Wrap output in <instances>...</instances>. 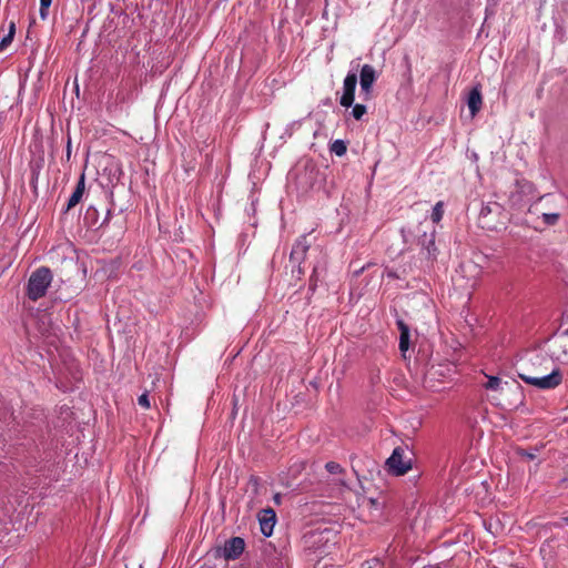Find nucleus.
Listing matches in <instances>:
<instances>
[{"mask_svg": "<svg viewBox=\"0 0 568 568\" xmlns=\"http://www.w3.org/2000/svg\"><path fill=\"white\" fill-rule=\"evenodd\" d=\"M519 377L538 389H554L562 382V373L551 358L540 353H534L523 364Z\"/></svg>", "mask_w": 568, "mask_h": 568, "instance_id": "nucleus-1", "label": "nucleus"}, {"mask_svg": "<svg viewBox=\"0 0 568 568\" xmlns=\"http://www.w3.org/2000/svg\"><path fill=\"white\" fill-rule=\"evenodd\" d=\"M52 273L48 267H39L33 271L27 284V295L30 300L37 301L43 297L51 285Z\"/></svg>", "mask_w": 568, "mask_h": 568, "instance_id": "nucleus-2", "label": "nucleus"}, {"mask_svg": "<svg viewBox=\"0 0 568 568\" xmlns=\"http://www.w3.org/2000/svg\"><path fill=\"white\" fill-rule=\"evenodd\" d=\"M386 467L389 474L403 476L412 469V458L407 456L403 447H395L386 460Z\"/></svg>", "mask_w": 568, "mask_h": 568, "instance_id": "nucleus-3", "label": "nucleus"}, {"mask_svg": "<svg viewBox=\"0 0 568 568\" xmlns=\"http://www.w3.org/2000/svg\"><path fill=\"white\" fill-rule=\"evenodd\" d=\"M376 80L377 73L374 67L371 64H364L359 74L361 93L364 100H369L372 98V89Z\"/></svg>", "mask_w": 568, "mask_h": 568, "instance_id": "nucleus-4", "label": "nucleus"}, {"mask_svg": "<svg viewBox=\"0 0 568 568\" xmlns=\"http://www.w3.org/2000/svg\"><path fill=\"white\" fill-rule=\"evenodd\" d=\"M356 84V72H348L343 82V94L339 100L342 106L349 108L353 105L355 99Z\"/></svg>", "mask_w": 568, "mask_h": 568, "instance_id": "nucleus-5", "label": "nucleus"}, {"mask_svg": "<svg viewBox=\"0 0 568 568\" xmlns=\"http://www.w3.org/2000/svg\"><path fill=\"white\" fill-rule=\"evenodd\" d=\"M308 247L310 243L307 242V236L302 235L300 239H297L292 248L290 261L297 266L298 273L302 272L301 263L304 261Z\"/></svg>", "mask_w": 568, "mask_h": 568, "instance_id": "nucleus-6", "label": "nucleus"}, {"mask_svg": "<svg viewBox=\"0 0 568 568\" xmlns=\"http://www.w3.org/2000/svg\"><path fill=\"white\" fill-rule=\"evenodd\" d=\"M258 521H260L262 534L266 537H270L273 532V528L276 523L275 511L272 508L263 509L258 514Z\"/></svg>", "mask_w": 568, "mask_h": 568, "instance_id": "nucleus-7", "label": "nucleus"}, {"mask_svg": "<svg viewBox=\"0 0 568 568\" xmlns=\"http://www.w3.org/2000/svg\"><path fill=\"white\" fill-rule=\"evenodd\" d=\"M245 547L244 540L240 537L229 539L223 547L225 559H236L241 556Z\"/></svg>", "mask_w": 568, "mask_h": 568, "instance_id": "nucleus-8", "label": "nucleus"}, {"mask_svg": "<svg viewBox=\"0 0 568 568\" xmlns=\"http://www.w3.org/2000/svg\"><path fill=\"white\" fill-rule=\"evenodd\" d=\"M551 354L558 361L568 363V336H559L551 342Z\"/></svg>", "mask_w": 568, "mask_h": 568, "instance_id": "nucleus-9", "label": "nucleus"}, {"mask_svg": "<svg viewBox=\"0 0 568 568\" xmlns=\"http://www.w3.org/2000/svg\"><path fill=\"white\" fill-rule=\"evenodd\" d=\"M419 243L422 245V254H424L428 260H435L437 253L435 245V232H432L430 234L424 233Z\"/></svg>", "mask_w": 568, "mask_h": 568, "instance_id": "nucleus-10", "label": "nucleus"}, {"mask_svg": "<svg viewBox=\"0 0 568 568\" xmlns=\"http://www.w3.org/2000/svg\"><path fill=\"white\" fill-rule=\"evenodd\" d=\"M499 211H500V206L497 203L484 205L481 207V210H480V213H479V221L481 223V226L486 227L488 230H496L497 225L491 223L488 220V215L494 213V212L498 213Z\"/></svg>", "mask_w": 568, "mask_h": 568, "instance_id": "nucleus-11", "label": "nucleus"}, {"mask_svg": "<svg viewBox=\"0 0 568 568\" xmlns=\"http://www.w3.org/2000/svg\"><path fill=\"white\" fill-rule=\"evenodd\" d=\"M483 98L479 87L471 89L468 95L467 105L471 116H475L481 109Z\"/></svg>", "mask_w": 568, "mask_h": 568, "instance_id": "nucleus-12", "label": "nucleus"}, {"mask_svg": "<svg viewBox=\"0 0 568 568\" xmlns=\"http://www.w3.org/2000/svg\"><path fill=\"white\" fill-rule=\"evenodd\" d=\"M84 189H85V178H84V174H82L78 181L75 190L73 191V193L71 194V196L68 201L67 210L74 207L81 201L83 193H84Z\"/></svg>", "mask_w": 568, "mask_h": 568, "instance_id": "nucleus-13", "label": "nucleus"}, {"mask_svg": "<svg viewBox=\"0 0 568 568\" xmlns=\"http://www.w3.org/2000/svg\"><path fill=\"white\" fill-rule=\"evenodd\" d=\"M399 335V349L405 353L409 346V327L402 321H397Z\"/></svg>", "mask_w": 568, "mask_h": 568, "instance_id": "nucleus-14", "label": "nucleus"}, {"mask_svg": "<svg viewBox=\"0 0 568 568\" xmlns=\"http://www.w3.org/2000/svg\"><path fill=\"white\" fill-rule=\"evenodd\" d=\"M504 385H508L507 382H503L497 376H488V382L485 384V388L490 390H503Z\"/></svg>", "mask_w": 568, "mask_h": 568, "instance_id": "nucleus-15", "label": "nucleus"}, {"mask_svg": "<svg viewBox=\"0 0 568 568\" xmlns=\"http://www.w3.org/2000/svg\"><path fill=\"white\" fill-rule=\"evenodd\" d=\"M14 33H16V24H14V22H10L8 34L4 36L2 38V40L0 41V51L4 50L8 45L11 44Z\"/></svg>", "mask_w": 568, "mask_h": 568, "instance_id": "nucleus-16", "label": "nucleus"}, {"mask_svg": "<svg viewBox=\"0 0 568 568\" xmlns=\"http://www.w3.org/2000/svg\"><path fill=\"white\" fill-rule=\"evenodd\" d=\"M444 214L443 202H437L432 212V220L434 223H438Z\"/></svg>", "mask_w": 568, "mask_h": 568, "instance_id": "nucleus-17", "label": "nucleus"}, {"mask_svg": "<svg viewBox=\"0 0 568 568\" xmlns=\"http://www.w3.org/2000/svg\"><path fill=\"white\" fill-rule=\"evenodd\" d=\"M332 152H334L337 156H342L346 153V145L344 141L336 140L331 148Z\"/></svg>", "mask_w": 568, "mask_h": 568, "instance_id": "nucleus-18", "label": "nucleus"}, {"mask_svg": "<svg viewBox=\"0 0 568 568\" xmlns=\"http://www.w3.org/2000/svg\"><path fill=\"white\" fill-rule=\"evenodd\" d=\"M367 112V109L364 104H355L352 110V115L355 120H361Z\"/></svg>", "mask_w": 568, "mask_h": 568, "instance_id": "nucleus-19", "label": "nucleus"}, {"mask_svg": "<svg viewBox=\"0 0 568 568\" xmlns=\"http://www.w3.org/2000/svg\"><path fill=\"white\" fill-rule=\"evenodd\" d=\"M541 219L547 225H555L559 220L558 213H542Z\"/></svg>", "mask_w": 568, "mask_h": 568, "instance_id": "nucleus-20", "label": "nucleus"}, {"mask_svg": "<svg viewBox=\"0 0 568 568\" xmlns=\"http://www.w3.org/2000/svg\"><path fill=\"white\" fill-rule=\"evenodd\" d=\"M52 0H40V17L45 20L49 13V8Z\"/></svg>", "mask_w": 568, "mask_h": 568, "instance_id": "nucleus-21", "label": "nucleus"}, {"mask_svg": "<svg viewBox=\"0 0 568 568\" xmlns=\"http://www.w3.org/2000/svg\"><path fill=\"white\" fill-rule=\"evenodd\" d=\"M138 403L140 406H142L145 409L150 408V406H151L149 395L146 393L139 396Z\"/></svg>", "mask_w": 568, "mask_h": 568, "instance_id": "nucleus-22", "label": "nucleus"}, {"mask_svg": "<svg viewBox=\"0 0 568 568\" xmlns=\"http://www.w3.org/2000/svg\"><path fill=\"white\" fill-rule=\"evenodd\" d=\"M325 467L331 474H337L341 471V466L335 462L327 463Z\"/></svg>", "mask_w": 568, "mask_h": 568, "instance_id": "nucleus-23", "label": "nucleus"}]
</instances>
